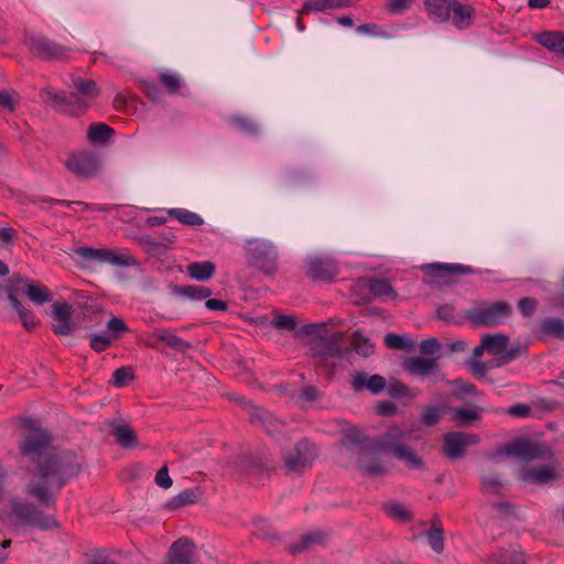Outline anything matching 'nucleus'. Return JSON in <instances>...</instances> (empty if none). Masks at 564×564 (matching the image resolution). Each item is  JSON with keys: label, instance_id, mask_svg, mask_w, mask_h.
<instances>
[{"label": "nucleus", "instance_id": "obj_1", "mask_svg": "<svg viewBox=\"0 0 564 564\" xmlns=\"http://www.w3.org/2000/svg\"><path fill=\"white\" fill-rule=\"evenodd\" d=\"M50 444L51 437L45 431L33 430L20 446L21 454L36 463L34 477L26 484L25 494L44 508H55L57 494L82 468L77 455L72 452L45 453Z\"/></svg>", "mask_w": 564, "mask_h": 564}, {"label": "nucleus", "instance_id": "obj_2", "mask_svg": "<svg viewBox=\"0 0 564 564\" xmlns=\"http://www.w3.org/2000/svg\"><path fill=\"white\" fill-rule=\"evenodd\" d=\"M506 453L527 462H552L549 465L523 468L519 474V478L525 484L545 485L556 481L560 478L558 464L554 462V452L551 446L544 442L517 440L506 446Z\"/></svg>", "mask_w": 564, "mask_h": 564}, {"label": "nucleus", "instance_id": "obj_3", "mask_svg": "<svg viewBox=\"0 0 564 564\" xmlns=\"http://www.w3.org/2000/svg\"><path fill=\"white\" fill-rule=\"evenodd\" d=\"M8 522L13 528L30 527L42 531L59 528V522L53 516L44 513L34 503L21 498L10 501V509L6 512Z\"/></svg>", "mask_w": 564, "mask_h": 564}, {"label": "nucleus", "instance_id": "obj_4", "mask_svg": "<svg viewBox=\"0 0 564 564\" xmlns=\"http://www.w3.org/2000/svg\"><path fill=\"white\" fill-rule=\"evenodd\" d=\"M512 314V306L506 301H477L466 310L464 318L474 327H497Z\"/></svg>", "mask_w": 564, "mask_h": 564}, {"label": "nucleus", "instance_id": "obj_5", "mask_svg": "<svg viewBox=\"0 0 564 564\" xmlns=\"http://www.w3.org/2000/svg\"><path fill=\"white\" fill-rule=\"evenodd\" d=\"M246 259L250 267L271 276L279 270V252L271 240L251 238L245 242Z\"/></svg>", "mask_w": 564, "mask_h": 564}, {"label": "nucleus", "instance_id": "obj_6", "mask_svg": "<svg viewBox=\"0 0 564 564\" xmlns=\"http://www.w3.org/2000/svg\"><path fill=\"white\" fill-rule=\"evenodd\" d=\"M317 456L316 445L303 438L282 455V460L288 474L300 475L313 466Z\"/></svg>", "mask_w": 564, "mask_h": 564}, {"label": "nucleus", "instance_id": "obj_7", "mask_svg": "<svg viewBox=\"0 0 564 564\" xmlns=\"http://www.w3.org/2000/svg\"><path fill=\"white\" fill-rule=\"evenodd\" d=\"M440 357L413 356L402 361V368L411 376L427 379L430 383L445 381V375L438 364Z\"/></svg>", "mask_w": 564, "mask_h": 564}, {"label": "nucleus", "instance_id": "obj_8", "mask_svg": "<svg viewBox=\"0 0 564 564\" xmlns=\"http://www.w3.org/2000/svg\"><path fill=\"white\" fill-rule=\"evenodd\" d=\"M197 545L188 536L176 539L169 546L161 564H198Z\"/></svg>", "mask_w": 564, "mask_h": 564}, {"label": "nucleus", "instance_id": "obj_9", "mask_svg": "<svg viewBox=\"0 0 564 564\" xmlns=\"http://www.w3.org/2000/svg\"><path fill=\"white\" fill-rule=\"evenodd\" d=\"M52 329L55 334L69 336L79 329V322L74 317V310L65 301H57L52 304Z\"/></svg>", "mask_w": 564, "mask_h": 564}, {"label": "nucleus", "instance_id": "obj_10", "mask_svg": "<svg viewBox=\"0 0 564 564\" xmlns=\"http://www.w3.org/2000/svg\"><path fill=\"white\" fill-rule=\"evenodd\" d=\"M479 443V437L473 433L449 432L443 436V454L449 459L465 456L466 448Z\"/></svg>", "mask_w": 564, "mask_h": 564}, {"label": "nucleus", "instance_id": "obj_11", "mask_svg": "<svg viewBox=\"0 0 564 564\" xmlns=\"http://www.w3.org/2000/svg\"><path fill=\"white\" fill-rule=\"evenodd\" d=\"M64 164L72 174L80 178L95 177L99 171L98 156L91 152L72 153Z\"/></svg>", "mask_w": 564, "mask_h": 564}, {"label": "nucleus", "instance_id": "obj_12", "mask_svg": "<svg viewBox=\"0 0 564 564\" xmlns=\"http://www.w3.org/2000/svg\"><path fill=\"white\" fill-rule=\"evenodd\" d=\"M72 254L78 256L87 261L111 263L120 267H129L133 263V258L130 256H121L113 250L95 249L86 246L73 249Z\"/></svg>", "mask_w": 564, "mask_h": 564}, {"label": "nucleus", "instance_id": "obj_13", "mask_svg": "<svg viewBox=\"0 0 564 564\" xmlns=\"http://www.w3.org/2000/svg\"><path fill=\"white\" fill-rule=\"evenodd\" d=\"M25 43L30 52L43 61L63 59L68 51L67 47L41 35L30 36Z\"/></svg>", "mask_w": 564, "mask_h": 564}, {"label": "nucleus", "instance_id": "obj_14", "mask_svg": "<svg viewBox=\"0 0 564 564\" xmlns=\"http://www.w3.org/2000/svg\"><path fill=\"white\" fill-rule=\"evenodd\" d=\"M339 270L335 260L323 257H310L306 260L305 274L316 282L333 281Z\"/></svg>", "mask_w": 564, "mask_h": 564}, {"label": "nucleus", "instance_id": "obj_15", "mask_svg": "<svg viewBox=\"0 0 564 564\" xmlns=\"http://www.w3.org/2000/svg\"><path fill=\"white\" fill-rule=\"evenodd\" d=\"M406 432L402 430L400 426L393 425L390 426L383 434L379 437L373 438L371 443L368 444L369 447L373 448L375 452L393 454L397 448L401 447L405 444Z\"/></svg>", "mask_w": 564, "mask_h": 564}, {"label": "nucleus", "instance_id": "obj_16", "mask_svg": "<svg viewBox=\"0 0 564 564\" xmlns=\"http://www.w3.org/2000/svg\"><path fill=\"white\" fill-rule=\"evenodd\" d=\"M345 338V333L336 332L324 339L311 340L310 347L313 356L315 357H341L343 348L341 343Z\"/></svg>", "mask_w": 564, "mask_h": 564}, {"label": "nucleus", "instance_id": "obj_17", "mask_svg": "<svg viewBox=\"0 0 564 564\" xmlns=\"http://www.w3.org/2000/svg\"><path fill=\"white\" fill-rule=\"evenodd\" d=\"M41 98L45 104L54 108L55 110L63 112H72L68 107L73 105H77L84 107L83 100L78 97L77 94L70 93H57L52 89H44L41 93Z\"/></svg>", "mask_w": 564, "mask_h": 564}, {"label": "nucleus", "instance_id": "obj_18", "mask_svg": "<svg viewBox=\"0 0 564 564\" xmlns=\"http://www.w3.org/2000/svg\"><path fill=\"white\" fill-rule=\"evenodd\" d=\"M351 388L355 392L368 390L377 395L387 387L386 379L380 375L368 376L364 371H358L352 375Z\"/></svg>", "mask_w": 564, "mask_h": 564}, {"label": "nucleus", "instance_id": "obj_19", "mask_svg": "<svg viewBox=\"0 0 564 564\" xmlns=\"http://www.w3.org/2000/svg\"><path fill=\"white\" fill-rule=\"evenodd\" d=\"M249 417L252 424L261 425L271 435L281 432L283 423L265 409L250 405Z\"/></svg>", "mask_w": 564, "mask_h": 564}, {"label": "nucleus", "instance_id": "obj_20", "mask_svg": "<svg viewBox=\"0 0 564 564\" xmlns=\"http://www.w3.org/2000/svg\"><path fill=\"white\" fill-rule=\"evenodd\" d=\"M423 270L433 278H445L447 275H466L477 271L469 265L459 263H430Z\"/></svg>", "mask_w": 564, "mask_h": 564}, {"label": "nucleus", "instance_id": "obj_21", "mask_svg": "<svg viewBox=\"0 0 564 564\" xmlns=\"http://www.w3.org/2000/svg\"><path fill=\"white\" fill-rule=\"evenodd\" d=\"M372 453L373 452L360 453L357 458V470L361 475L372 478L386 475L388 468L383 465L381 459L372 457Z\"/></svg>", "mask_w": 564, "mask_h": 564}, {"label": "nucleus", "instance_id": "obj_22", "mask_svg": "<svg viewBox=\"0 0 564 564\" xmlns=\"http://www.w3.org/2000/svg\"><path fill=\"white\" fill-rule=\"evenodd\" d=\"M371 441L372 440L366 437L359 429L350 427L344 432L341 445L351 452L357 451L359 456L360 453L375 452L373 448L368 446Z\"/></svg>", "mask_w": 564, "mask_h": 564}, {"label": "nucleus", "instance_id": "obj_23", "mask_svg": "<svg viewBox=\"0 0 564 564\" xmlns=\"http://www.w3.org/2000/svg\"><path fill=\"white\" fill-rule=\"evenodd\" d=\"M398 460L402 462L404 466L411 470H425L426 464L424 459L416 453V451L409 444H404L392 454Z\"/></svg>", "mask_w": 564, "mask_h": 564}, {"label": "nucleus", "instance_id": "obj_24", "mask_svg": "<svg viewBox=\"0 0 564 564\" xmlns=\"http://www.w3.org/2000/svg\"><path fill=\"white\" fill-rule=\"evenodd\" d=\"M325 540V533L322 531H313L303 534L297 541L290 543L286 549L291 554L296 555L312 549L315 545L323 544Z\"/></svg>", "mask_w": 564, "mask_h": 564}, {"label": "nucleus", "instance_id": "obj_25", "mask_svg": "<svg viewBox=\"0 0 564 564\" xmlns=\"http://www.w3.org/2000/svg\"><path fill=\"white\" fill-rule=\"evenodd\" d=\"M203 496V491L199 487L193 489H186L176 496L172 497L167 502L164 503L163 509L166 511H175L185 506L196 503Z\"/></svg>", "mask_w": 564, "mask_h": 564}, {"label": "nucleus", "instance_id": "obj_26", "mask_svg": "<svg viewBox=\"0 0 564 564\" xmlns=\"http://www.w3.org/2000/svg\"><path fill=\"white\" fill-rule=\"evenodd\" d=\"M111 434L116 442L123 448L138 446V436L133 429L126 423H111Z\"/></svg>", "mask_w": 564, "mask_h": 564}, {"label": "nucleus", "instance_id": "obj_27", "mask_svg": "<svg viewBox=\"0 0 564 564\" xmlns=\"http://www.w3.org/2000/svg\"><path fill=\"white\" fill-rule=\"evenodd\" d=\"M481 490L486 495H498L506 481L491 466L484 467L481 470Z\"/></svg>", "mask_w": 564, "mask_h": 564}, {"label": "nucleus", "instance_id": "obj_28", "mask_svg": "<svg viewBox=\"0 0 564 564\" xmlns=\"http://www.w3.org/2000/svg\"><path fill=\"white\" fill-rule=\"evenodd\" d=\"M17 281H24L20 276H13ZM24 292L28 299L36 305H43L44 303L52 301V293L50 290L41 284H35L33 281L25 279Z\"/></svg>", "mask_w": 564, "mask_h": 564}, {"label": "nucleus", "instance_id": "obj_29", "mask_svg": "<svg viewBox=\"0 0 564 564\" xmlns=\"http://www.w3.org/2000/svg\"><path fill=\"white\" fill-rule=\"evenodd\" d=\"M538 43L546 50L564 56V33L560 31H544L535 36Z\"/></svg>", "mask_w": 564, "mask_h": 564}, {"label": "nucleus", "instance_id": "obj_30", "mask_svg": "<svg viewBox=\"0 0 564 564\" xmlns=\"http://www.w3.org/2000/svg\"><path fill=\"white\" fill-rule=\"evenodd\" d=\"M451 12H453V24L457 29H466L470 25V20L474 15V8L469 4H462L458 0H454Z\"/></svg>", "mask_w": 564, "mask_h": 564}, {"label": "nucleus", "instance_id": "obj_31", "mask_svg": "<svg viewBox=\"0 0 564 564\" xmlns=\"http://www.w3.org/2000/svg\"><path fill=\"white\" fill-rule=\"evenodd\" d=\"M481 338L484 346L487 347V352L490 355H501L506 352L510 344L509 336L501 333L485 334Z\"/></svg>", "mask_w": 564, "mask_h": 564}, {"label": "nucleus", "instance_id": "obj_32", "mask_svg": "<svg viewBox=\"0 0 564 564\" xmlns=\"http://www.w3.org/2000/svg\"><path fill=\"white\" fill-rule=\"evenodd\" d=\"M8 299L12 305V307L15 310L18 315L20 316V319L23 324V326L26 329H33L37 326L39 319L34 315V313L28 308H25L22 303L17 299L13 291L10 290Z\"/></svg>", "mask_w": 564, "mask_h": 564}, {"label": "nucleus", "instance_id": "obj_33", "mask_svg": "<svg viewBox=\"0 0 564 564\" xmlns=\"http://www.w3.org/2000/svg\"><path fill=\"white\" fill-rule=\"evenodd\" d=\"M115 130L106 123H93L87 130V138L93 144H107Z\"/></svg>", "mask_w": 564, "mask_h": 564}, {"label": "nucleus", "instance_id": "obj_34", "mask_svg": "<svg viewBox=\"0 0 564 564\" xmlns=\"http://www.w3.org/2000/svg\"><path fill=\"white\" fill-rule=\"evenodd\" d=\"M453 2L454 0H424L427 12L441 22L449 19Z\"/></svg>", "mask_w": 564, "mask_h": 564}, {"label": "nucleus", "instance_id": "obj_35", "mask_svg": "<svg viewBox=\"0 0 564 564\" xmlns=\"http://www.w3.org/2000/svg\"><path fill=\"white\" fill-rule=\"evenodd\" d=\"M490 564H527V560L521 550H499L491 555Z\"/></svg>", "mask_w": 564, "mask_h": 564}, {"label": "nucleus", "instance_id": "obj_36", "mask_svg": "<svg viewBox=\"0 0 564 564\" xmlns=\"http://www.w3.org/2000/svg\"><path fill=\"white\" fill-rule=\"evenodd\" d=\"M167 215L185 226L197 227L204 224V219L198 214L185 208L167 209Z\"/></svg>", "mask_w": 564, "mask_h": 564}, {"label": "nucleus", "instance_id": "obj_37", "mask_svg": "<svg viewBox=\"0 0 564 564\" xmlns=\"http://www.w3.org/2000/svg\"><path fill=\"white\" fill-rule=\"evenodd\" d=\"M187 272L197 281H206L215 273V264L210 261L193 262L188 264Z\"/></svg>", "mask_w": 564, "mask_h": 564}, {"label": "nucleus", "instance_id": "obj_38", "mask_svg": "<svg viewBox=\"0 0 564 564\" xmlns=\"http://www.w3.org/2000/svg\"><path fill=\"white\" fill-rule=\"evenodd\" d=\"M154 336L159 340L165 343L171 348L181 352H185L187 349L192 347L189 343L166 330L158 329L154 332Z\"/></svg>", "mask_w": 564, "mask_h": 564}, {"label": "nucleus", "instance_id": "obj_39", "mask_svg": "<svg viewBox=\"0 0 564 564\" xmlns=\"http://www.w3.org/2000/svg\"><path fill=\"white\" fill-rule=\"evenodd\" d=\"M541 332L564 339V321L558 317H546L541 323Z\"/></svg>", "mask_w": 564, "mask_h": 564}, {"label": "nucleus", "instance_id": "obj_40", "mask_svg": "<svg viewBox=\"0 0 564 564\" xmlns=\"http://www.w3.org/2000/svg\"><path fill=\"white\" fill-rule=\"evenodd\" d=\"M350 346L352 350L362 357H368L375 351V346L359 330L352 334Z\"/></svg>", "mask_w": 564, "mask_h": 564}, {"label": "nucleus", "instance_id": "obj_41", "mask_svg": "<svg viewBox=\"0 0 564 564\" xmlns=\"http://www.w3.org/2000/svg\"><path fill=\"white\" fill-rule=\"evenodd\" d=\"M453 419L455 426H468L474 421H478L480 415L477 411L474 410H465L460 408L452 409Z\"/></svg>", "mask_w": 564, "mask_h": 564}, {"label": "nucleus", "instance_id": "obj_42", "mask_svg": "<svg viewBox=\"0 0 564 564\" xmlns=\"http://www.w3.org/2000/svg\"><path fill=\"white\" fill-rule=\"evenodd\" d=\"M176 293L191 300H205L212 295L210 289L202 285L178 286Z\"/></svg>", "mask_w": 564, "mask_h": 564}, {"label": "nucleus", "instance_id": "obj_43", "mask_svg": "<svg viewBox=\"0 0 564 564\" xmlns=\"http://www.w3.org/2000/svg\"><path fill=\"white\" fill-rule=\"evenodd\" d=\"M73 85L77 93L83 96L95 98L99 95L97 84L93 79L77 77L73 79Z\"/></svg>", "mask_w": 564, "mask_h": 564}, {"label": "nucleus", "instance_id": "obj_44", "mask_svg": "<svg viewBox=\"0 0 564 564\" xmlns=\"http://www.w3.org/2000/svg\"><path fill=\"white\" fill-rule=\"evenodd\" d=\"M296 336H308L311 340H319L327 337L326 324H307L296 332Z\"/></svg>", "mask_w": 564, "mask_h": 564}, {"label": "nucleus", "instance_id": "obj_45", "mask_svg": "<svg viewBox=\"0 0 564 564\" xmlns=\"http://www.w3.org/2000/svg\"><path fill=\"white\" fill-rule=\"evenodd\" d=\"M229 123L234 128H236L247 134H254L259 131V128L256 122H253L251 119L246 118L240 115H235V116L230 117Z\"/></svg>", "mask_w": 564, "mask_h": 564}, {"label": "nucleus", "instance_id": "obj_46", "mask_svg": "<svg viewBox=\"0 0 564 564\" xmlns=\"http://www.w3.org/2000/svg\"><path fill=\"white\" fill-rule=\"evenodd\" d=\"M368 286L370 292L375 296L383 297V296H394L395 293L391 284L384 279H371L368 282Z\"/></svg>", "mask_w": 564, "mask_h": 564}, {"label": "nucleus", "instance_id": "obj_47", "mask_svg": "<svg viewBox=\"0 0 564 564\" xmlns=\"http://www.w3.org/2000/svg\"><path fill=\"white\" fill-rule=\"evenodd\" d=\"M384 345L390 349H397V350H409L412 349L414 346L413 340H406L401 335L394 334V333H388L384 336Z\"/></svg>", "mask_w": 564, "mask_h": 564}, {"label": "nucleus", "instance_id": "obj_48", "mask_svg": "<svg viewBox=\"0 0 564 564\" xmlns=\"http://www.w3.org/2000/svg\"><path fill=\"white\" fill-rule=\"evenodd\" d=\"M129 330L128 326L123 322V319L112 316L107 322V329L106 332L115 339H119L123 333H127Z\"/></svg>", "mask_w": 564, "mask_h": 564}, {"label": "nucleus", "instance_id": "obj_49", "mask_svg": "<svg viewBox=\"0 0 564 564\" xmlns=\"http://www.w3.org/2000/svg\"><path fill=\"white\" fill-rule=\"evenodd\" d=\"M115 339L105 330L101 334L90 336V347L97 351H105Z\"/></svg>", "mask_w": 564, "mask_h": 564}, {"label": "nucleus", "instance_id": "obj_50", "mask_svg": "<svg viewBox=\"0 0 564 564\" xmlns=\"http://www.w3.org/2000/svg\"><path fill=\"white\" fill-rule=\"evenodd\" d=\"M160 83L165 87L169 94H177L181 88L178 75L169 72L160 74Z\"/></svg>", "mask_w": 564, "mask_h": 564}, {"label": "nucleus", "instance_id": "obj_51", "mask_svg": "<svg viewBox=\"0 0 564 564\" xmlns=\"http://www.w3.org/2000/svg\"><path fill=\"white\" fill-rule=\"evenodd\" d=\"M426 539L431 549L436 553H442L444 551V530H429L426 532Z\"/></svg>", "mask_w": 564, "mask_h": 564}, {"label": "nucleus", "instance_id": "obj_52", "mask_svg": "<svg viewBox=\"0 0 564 564\" xmlns=\"http://www.w3.org/2000/svg\"><path fill=\"white\" fill-rule=\"evenodd\" d=\"M384 511L401 521H406L411 519V512L405 508L404 505L398 502H390L384 506Z\"/></svg>", "mask_w": 564, "mask_h": 564}, {"label": "nucleus", "instance_id": "obj_53", "mask_svg": "<svg viewBox=\"0 0 564 564\" xmlns=\"http://www.w3.org/2000/svg\"><path fill=\"white\" fill-rule=\"evenodd\" d=\"M319 398V391L314 386H305L297 394L296 401L305 406L317 401Z\"/></svg>", "mask_w": 564, "mask_h": 564}, {"label": "nucleus", "instance_id": "obj_54", "mask_svg": "<svg viewBox=\"0 0 564 564\" xmlns=\"http://www.w3.org/2000/svg\"><path fill=\"white\" fill-rule=\"evenodd\" d=\"M441 420V409L438 406H429L421 414V422L425 426H434Z\"/></svg>", "mask_w": 564, "mask_h": 564}, {"label": "nucleus", "instance_id": "obj_55", "mask_svg": "<svg viewBox=\"0 0 564 564\" xmlns=\"http://www.w3.org/2000/svg\"><path fill=\"white\" fill-rule=\"evenodd\" d=\"M419 349L421 355L433 356L441 349V343L435 337H430L420 343Z\"/></svg>", "mask_w": 564, "mask_h": 564}, {"label": "nucleus", "instance_id": "obj_56", "mask_svg": "<svg viewBox=\"0 0 564 564\" xmlns=\"http://www.w3.org/2000/svg\"><path fill=\"white\" fill-rule=\"evenodd\" d=\"M271 325L276 329L295 330L297 323L293 316L281 315V316L274 317L271 321Z\"/></svg>", "mask_w": 564, "mask_h": 564}, {"label": "nucleus", "instance_id": "obj_57", "mask_svg": "<svg viewBox=\"0 0 564 564\" xmlns=\"http://www.w3.org/2000/svg\"><path fill=\"white\" fill-rule=\"evenodd\" d=\"M42 202L48 203L51 205H53V204H59V205H64V206L77 205V206H80L85 210H107L105 207L94 206V205H90L85 202H70V200L53 199V198H43Z\"/></svg>", "mask_w": 564, "mask_h": 564}, {"label": "nucleus", "instance_id": "obj_58", "mask_svg": "<svg viewBox=\"0 0 564 564\" xmlns=\"http://www.w3.org/2000/svg\"><path fill=\"white\" fill-rule=\"evenodd\" d=\"M133 379V373L129 368H118L112 375V382L116 387H123Z\"/></svg>", "mask_w": 564, "mask_h": 564}, {"label": "nucleus", "instance_id": "obj_59", "mask_svg": "<svg viewBox=\"0 0 564 564\" xmlns=\"http://www.w3.org/2000/svg\"><path fill=\"white\" fill-rule=\"evenodd\" d=\"M87 564H116L106 550H96L88 555Z\"/></svg>", "mask_w": 564, "mask_h": 564}, {"label": "nucleus", "instance_id": "obj_60", "mask_svg": "<svg viewBox=\"0 0 564 564\" xmlns=\"http://www.w3.org/2000/svg\"><path fill=\"white\" fill-rule=\"evenodd\" d=\"M469 371L476 377V378H484L488 372L487 365L477 359H469L466 362Z\"/></svg>", "mask_w": 564, "mask_h": 564}, {"label": "nucleus", "instance_id": "obj_61", "mask_svg": "<svg viewBox=\"0 0 564 564\" xmlns=\"http://www.w3.org/2000/svg\"><path fill=\"white\" fill-rule=\"evenodd\" d=\"M538 305V302L535 299L532 297H522L518 302V308L521 312V314L525 317H529L533 314Z\"/></svg>", "mask_w": 564, "mask_h": 564}, {"label": "nucleus", "instance_id": "obj_62", "mask_svg": "<svg viewBox=\"0 0 564 564\" xmlns=\"http://www.w3.org/2000/svg\"><path fill=\"white\" fill-rule=\"evenodd\" d=\"M451 384L454 387V393L456 394H474L477 392L473 383L463 381L462 379H456L452 381Z\"/></svg>", "mask_w": 564, "mask_h": 564}, {"label": "nucleus", "instance_id": "obj_63", "mask_svg": "<svg viewBox=\"0 0 564 564\" xmlns=\"http://www.w3.org/2000/svg\"><path fill=\"white\" fill-rule=\"evenodd\" d=\"M155 484L164 489H167L172 486L173 480L169 475V469L166 465H164L158 470L155 475Z\"/></svg>", "mask_w": 564, "mask_h": 564}, {"label": "nucleus", "instance_id": "obj_64", "mask_svg": "<svg viewBox=\"0 0 564 564\" xmlns=\"http://www.w3.org/2000/svg\"><path fill=\"white\" fill-rule=\"evenodd\" d=\"M531 408L527 404H514L506 410V413L511 416L527 417L531 414Z\"/></svg>", "mask_w": 564, "mask_h": 564}]
</instances>
